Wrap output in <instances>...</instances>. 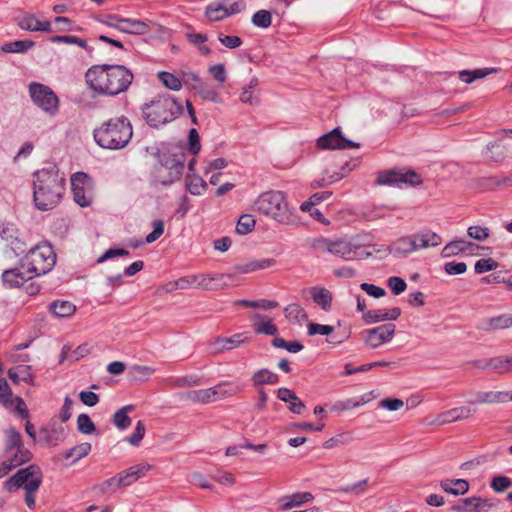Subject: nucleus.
I'll return each mask as SVG.
<instances>
[{
    "mask_svg": "<svg viewBox=\"0 0 512 512\" xmlns=\"http://www.w3.org/2000/svg\"><path fill=\"white\" fill-rule=\"evenodd\" d=\"M134 79L124 65H93L85 73V82L96 95L114 97L128 90Z\"/></svg>",
    "mask_w": 512,
    "mask_h": 512,
    "instance_id": "1",
    "label": "nucleus"
},
{
    "mask_svg": "<svg viewBox=\"0 0 512 512\" xmlns=\"http://www.w3.org/2000/svg\"><path fill=\"white\" fill-rule=\"evenodd\" d=\"M66 179L56 164L33 173V200L38 210L47 211L57 206L65 192Z\"/></svg>",
    "mask_w": 512,
    "mask_h": 512,
    "instance_id": "2",
    "label": "nucleus"
},
{
    "mask_svg": "<svg viewBox=\"0 0 512 512\" xmlns=\"http://www.w3.org/2000/svg\"><path fill=\"white\" fill-rule=\"evenodd\" d=\"M133 136V127L125 116H118L104 121L93 131L96 144L108 150H120L125 148Z\"/></svg>",
    "mask_w": 512,
    "mask_h": 512,
    "instance_id": "3",
    "label": "nucleus"
},
{
    "mask_svg": "<svg viewBox=\"0 0 512 512\" xmlns=\"http://www.w3.org/2000/svg\"><path fill=\"white\" fill-rule=\"evenodd\" d=\"M142 115L150 128L159 129L180 117L183 105L170 95H158L141 107Z\"/></svg>",
    "mask_w": 512,
    "mask_h": 512,
    "instance_id": "4",
    "label": "nucleus"
},
{
    "mask_svg": "<svg viewBox=\"0 0 512 512\" xmlns=\"http://www.w3.org/2000/svg\"><path fill=\"white\" fill-rule=\"evenodd\" d=\"M254 211L282 225L296 223L295 209L287 202L286 194L278 190L261 193L253 204Z\"/></svg>",
    "mask_w": 512,
    "mask_h": 512,
    "instance_id": "5",
    "label": "nucleus"
},
{
    "mask_svg": "<svg viewBox=\"0 0 512 512\" xmlns=\"http://www.w3.org/2000/svg\"><path fill=\"white\" fill-rule=\"evenodd\" d=\"M157 157L161 168L157 169L155 182L169 186L181 178L186 160L185 147L182 144L163 146L158 150Z\"/></svg>",
    "mask_w": 512,
    "mask_h": 512,
    "instance_id": "6",
    "label": "nucleus"
},
{
    "mask_svg": "<svg viewBox=\"0 0 512 512\" xmlns=\"http://www.w3.org/2000/svg\"><path fill=\"white\" fill-rule=\"evenodd\" d=\"M42 471L36 464H31L25 468L18 470L12 477L4 483L6 491L13 493L19 488H24L25 503L30 509L35 508V492L38 491L42 483Z\"/></svg>",
    "mask_w": 512,
    "mask_h": 512,
    "instance_id": "7",
    "label": "nucleus"
},
{
    "mask_svg": "<svg viewBox=\"0 0 512 512\" xmlns=\"http://www.w3.org/2000/svg\"><path fill=\"white\" fill-rule=\"evenodd\" d=\"M27 253L20 259V267L28 268V273L38 277L50 272L56 264V253L50 243L43 241L27 248Z\"/></svg>",
    "mask_w": 512,
    "mask_h": 512,
    "instance_id": "8",
    "label": "nucleus"
},
{
    "mask_svg": "<svg viewBox=\"0 0 512 512\" xmlns=\"http://www.w3.org/2000/svg\"><path fill=\"white\" fill-rule=\"evenodd\" d=\"M313 247L322 253H330L346 261L367 257L370 253L362 254V246L345 239L331 240L320 238L314 241Z\"/></svg>",
    "mask_w": 512,
    "mask_h": 512,
    "instance_id": "9",
    "label": "nucleus"
},
{
    "mask_svg": "<svg viewBox=\"0 0 512 512\" xmlns=\"http://www.w3.org/2000/svg\"><path fill=\"white\" fill-rule=\"evenodd\" d=\"M377 183L388 186H418L423 183L422 177L413 169L385 170L379 172Z\"/></svg>",
    "mask_w": 512,
    "mask_h": 512,
    "instance_id": "10",
    "label": "nucleus"
},
{
    "mask_svg": "<svg viewBox=\"0 0 512 512\" xmlns=\"http://www.w3.org/2000/svg\"><path fill=\"white\" fill-rule=\"evenodd\" d=\"M29 94L33 103L50 115H55L59 108V99L53 90L41 83L32 82Z\"/></svg>",
    "mask_w": 512,
    "mask_h": 512,
    "instance_id": "11",
    "label": "nucleus"
},
{
    "mask_svg": "<svg viewBox=\"0 0 512 512\" xmlns=\"http://www.w3.org/2000/svg\"><path fill=\"white\" fill-rule=\"evenodd\" d=\"M0 238L15 256L24 254L27 250V243L22 237L15 224L3 222L0 224Z\"/></svg>",
    "mask_w": 512,
    "mask_h": 512,
    "instance_id": "12",
    "label": "nucleus"
},
{
    "mask_svg": "<svg viewBox=\"0 0 512 512\" xmlns=\"http://www.w3.org/2000/svg\"><path fill=\"white\" fill-rule=\"evenodd\" d=\"M396 331L393 323H386L371 329L364 330L361 335L364 343L372 349H376L381 345L390 342Z\"/></svg>",
    "mask_w": 512,
    "mask_h": 512,
    "instance_id": "13",
    "label": "nucleus"
},
{
    "mask_svg": "<svg viewBox=\"0 0 512 512\" xmlns=\"http://www.w3.org/2000/svg\"><path fill=\"white\" fill-rule=\"evenodd\" d=\"M316 145L321 150L359 148L360 143L347 139L341 131L340 127H335L330 132L320 136Z\"/></svg>",
    "mask_w": 512,
    "mask_h": 512,
    "instance_id": "14",
    "label": "nucleus"
},
{
    "mask_svg": "<svg viewBox=\"0 0 512 512\" xmlns=\"http://www.w3.org/2000/svg\"><path fill=\"white\" fill-rule=\"evenodd\" d=\"M4 460L0 463V479L4 478L12 470L28 463L32 459V453L28 448L3 451Z\"/></svg>",
    "mask_w": 512,
    "mask_h": 512,
    "instance_id": "15",
    "label": "nucleus"
},
{
    "mask_svg": "<svg viewBox=\"0 0 512 512\" xmlns=\"http://www.w3.org/2000/svg\"><path fill=\"white\" fill-rule=\"evenodd\" d=\"M33 278L34 276L28 273V268L23 269L20 267V262L18 266L4 270L1 275L3 285L10 289L22 287L27 281Z\"/></svg>",
    "mask_w": 512,
    "mask_h": 512,
    "instance_id": "16",
    "label": "nucleus"
},
{
    "mask_svg": "<svg viewBox=\"0 0 512 512\" xmlns=\"http://www.w3.org/2000/svg\"><path fill=\"white\" fill-rule=\"evenodd\" d=\"M471 398L467 400L470 405L505 403L512 401V392L508 391H489V392H471Z\"/></svg>",
    "mask_w": 512,
    "mask_h": 512,
    "instance_id": "17",
    "label": "nucleus"
},
{
    "mask_svg": "<svg viewBox=\"0 0 512 512\" xmlns=\"http://www.w3.org/2000/svg\"><path fill=\"white\" fill-rule=\"evenodd\" d=\"M493 507L492 502L487 498L472 496L460 499L459 502L451 507L455 512H482L488 511Z\"/></svg>",
    "mask_w": 512,
    "mask_h": 512,
    "instance_id": "18",
    "label": "nucleus"
},
{
    "mask_svg": "<svg viewBox=\"0 0 512 512\" xmlns=\"http://www.w3.org/2000/svg\"><path fill=\"white\" fill-rule=\"evenodd\" d=\"M314 499V496L310 492H296L292 495H286L281 497L278 500L279 506L278 509L285 511V510H292L294 508L300 507L301 505L312 501Z\"/></svg>",
    "mask_w": 512,
    "mask_h": 512,
    "instance_id": "19",
    "label": "nucleus"
},
{
    "mask_svg": "<svg viewBox=\"0 0 512 512\" xmlns=\"http://www.w3.org/2000/svg\"><path fill=\"white\" fill-rule=\"evenodd\" d=\"M412 236L413 240L416 242V251L436 247L442 243L441 236L427 228L412 234Z\"/></svg>",
    "mask_w": 512,
    "mask_h": 512,
    "instance_id": "20",
    "label": "nucleus"
},
{
    "mask_svg": "<svg viewBox=\"0 0 512 512\" xmlns=\"http://www.w3.org/2000/svg\"><path fill=\"white\" fill-rule=\"evenodd\" d=\"M472 415V410L468 407H456L437 415L436 422L440 425L468 419Z\"/></svg>",
    "mask_w": 512,
    "mask_h": 512,
    "instance_id": "21",
    "label": "nucleus"
},
{
    "mask_svg": "<svg viewBox=\"0 0 512 512\" xmlns=\"http://www.w3.org/2000/svg\"><path fill=\"white\" fill-rule=\"evenodd\" d=\"M229 274H199V289L202 290H220L228 286L226 278Z\"/></svg>",
    "mask_w": 512,
    "mask_h": 512,
    "instance_id": "22",
    "label": "nucleus"
},
{
    "mask_svg": "<svg viewBox=\"0 0 512 512\" xmlns=\"http://www.w3.org/2000/svg\"><path fill=\"white\" fill-rule=\"evenodd\" d=\"M78 176L86 177L85 173H77L71 178V189L74 201L81 207H89L92 204V195L87 192L83 185H80Z\"/></svg>",
    "mask_w": 512,
    "mask_h": 512,
    "instance_id": "23",
    "label": "nucleus"
},
{
    "mask_svg": "<svg viewBox=\"0 0 512 512\" xmlns=\"http://www.w3.org/2000/svg\"><path fill=\"white\" fill-rule=\"evenodd\" d=\"M277 397L286 403H289L288 409L297 415H300L305 410V404L299 399L294 391L289 388L282 387L277 390Z\"/></svg>",
    "mask_w": 512,
    "mask_h": 512,
    "instance_id": "24",
    "label": "nucleus"
},
{
    "mask_svg": "<svg viewBox=\"0 0 512 512\" xmlns=\"http://www.w3.org/2000/svg\"><path fill=\"white\" fill-rule=\"evenodd\" d=\"M119 22V30L120 32L127 34H135V35H144L149 32V26L143 21L131 19V18H122L118 20Z\"/></svg>",
    "mask_w": 512,
    "mask_h": 512,
    "instance_id": "25",
    "label": "nucleus"
},
{
    "mask_svg": "<svg viewBox=\"0 0 512 512\" xmlns=\"http://www.w3.org/2000/svg\"><path fill=\"white\" fill-rule=\"evenodd\" d=\"M416 251V242L413 236H404L394 241L390 247V252L395 256L405 257Z\"/></svg>",
    "mask_w": 512,
    "mask_h": 512,
    "instance_id": "26",
    "label": "nucleus"
},
{
    "mask_svg": "<svg viewBox=\"0 0 512 512\" xmlns=\"http://www.w3.org/2000/svg\"><path fill=\"white\" fill-rule=\"evenodd\" d=\"M218 395L217 387L188 391L183 398L193 403H210L216 400Z\"/></svg>",
    "mask_w": 512,
    "mask_h": 512,
    "instance_id": "27",
    "label": "nucleus"
},
{
    "mask_svg": "<svg viewBox=\"0 0 512 512\" xmlns=\"http://www.w3.org/2000/svg\"><path fill=\"white\" fill-rule=\"evenodd\" d=\"M251 381L253 386L256 389L262 388L263 385H275L280 381V377L278 374L270 371L267 368H262L254 372L251 377Z\"/></svg>",
    "mask_w": 512,
    "mask_h": 512,
    "instance_id": "28",
    "label": "nucleus"
},
{
    "mask_svg": "<svg viewBox=\"0 0 512 512\" xmlns=\"http://www.w3.org/2000/svg\"><path fill=\"white\" fill-rule=\"evenodd\" d=\"M32 368L29 365H18L15 368H10L7 372L8 377L15 383L25 382L29 385H35Z\"/></svg>",
    "mask_w": 512,
    "mask_h": 512,
    "instance_id": "29",
    "label": "nucleus"
},
{
    "mask_svg": "<svg viewBox=\"0 0 512 512\" xmlns=\"http://www.w3.org/2000/svg\"><path fill=\"white\" fill-rule=\"evenodd\" d=\"M151 468V465L147 463H141L131 466L130 468L121 472L125 487L130 486L138 479L144 477L151 470Z\"/></svg>",
    "mask_w": 512,
    "mask_h": 512,
    "instance_id": "30",
    "label": "nucleus"
},
{
    "mask_svg": "<svg viewBox=\"0 0 512 512\" xmlns=\"http://www.w3.org/2000/svg\"><path fill=\"white\" fill-rule=\"evenodd\" d=\"M508 320V314H501L483 319L478 328L486 332L508 329L510 328L509 324H511Z\"/></svg>",
    "mask_w": 512,
    "mask_h": 512,
    "instance_id": "31",
    "label": "nucleus"
},
{
    "mask_svg": "<svg viewBox=\"0 0 512 512\" xmlns=\"http://www.w3.org/2000/svg\"><path fill=\"white\" fill-rule=\"evenodd\" d=\"M245 340L243 338L242 333L234 334L231 337L227 338H216L215 341L211 345V349L214 353H219L224 350H230L232 348H235L239 346L241 343H243Z\"/></svg>",
    "mask_w": 512,
    "mask_h": 512,
    "instance_id": "32",
    "label": "nucleus"
},
{
    "mask_svg": "<svg viewBox=\"0 0 512 512\" xmlns=\"http://www.w3.org/2000/svg\"><path fill=\"white\" fill-rule=\"evenodd\" d=\"M498 70V68L493 67L479 68L474 70H461L458 72V77L462 82L466 84H471L475 80L483 79L490 74L497 73Z\"/></svg>",
    "mask_w": 512,
    "mask_h": 512,
    "instance_id": "33",
    "label": "nucleus"
},
{
    "mask_svg": "<svg viewBox=\"0 0 512 512\" xmlns=\"http://www.w3.org/2000/svg\"><path fill=\"white\" fill-rule=\"evenodd\" d=\"M276 264V260L269 259H260V260H252L245 264H238L234 266V270L236 272L247 274L257 270H263L269 267H272Z\"/></svg>",
    "mask_w": 512,
    "mask_h": 512,
    "instance_id": "34",
    "label": "nucleus"
},
{
    "mask_svg": "<svg viewBox=\"0 0 512 512\" xmlns=\"http://www.w3.org/2000/svg\"><path fill=\"white\" fill-rule=\"evenodd\" d=\"M199 283V274L183 276L174 282L168 283L166 285V291L172 292L177 289L185 290L189 288L199 289Z\"/></svg>",
    "mask_w": 512,
    "mask_h": 512,
    "instance_id": "35",
    "label": "nucleus"
},
{
    "mask_svg": "<svg viewBox=\"0 0 512 512\" xmlns=\"http://www.w3.org/2000/svg\"><path fill=\"white\" fill-rule=\"evenodd\" d=\"M225 0H217L210 3L205 10V15L210 21H220L229 17Z\"/></svg>",
    "mask_w": 512,
    "mask_h": 512,
    "instance_id": "36",
    "label": "nucleus"
},
{
    "mask_svg": "<svg viewBox=\"0 0 512 512\" xmlns=\"http://www.w3.org/2000/svg\"><path fill=\"white\" fill-rule=\"evenodd\" d=\"M310 293L313 301L324 311H329L332 304V293L324 287H312Z\"/></svg>",
    "mask_w": 512,
    "mask_h": 512,
    "instance_id": "37",
    "label": "nucleus"
},
{
    "mask_svg": "<svg viewBox=\"0 0 512 512\" xmlns=\"http://www.w3.org/2000/svg\"><path fill=\"white\" fill-rule=\"evenodd\" d=\"M5 440H4V451H12L13 449H23L26 448L21 434L15 427H9L4 431Z\"/></svg>",
    "mask_w": 512,
    "mask_h": 512,
    "instance_id": "38",
    "label": "nucleus"
},
{
    "mask_svg": "<svg viewBox=\"0 0 512 512\" xmlns=\"http://www.w3.org/2000/svg\"><path fill=\"white\" fill-rule=\"evenodd\" d=\"M134 408V405L129 404L118 409L112 417V423L119 430H126L127 428H129L132 423V420L128 416V413L132 412Z\"/></svg>",
    "mask_w": 512,
    "mask_h": 512,
    "instance_id": "39",
    "label": "nucleus"
},
{
    "mask_svg": "<svg viewBox=\"0 0 512 512\" xmlns=\"http://www.w3.org/2000/svg\"><path fill=\"white\" fill-rule=\"evenodd\" d=\"M50 41L52 43H65V44L78 45L79 47L83 48L87 52V55L90 58H93L94 48L92 46L88 45V43L85 39H82V38H79L76 36H72V35H57V36H53L50 39Z\"/></svg>",
    "mask_w": 512,
    "mask_h": 512,
    "instance_id": "40",
    "label": "nucleus"
},
{
    "mask_svg": "<svg viewBox=\"0 0 512 512\" xmlns=\"http://www.w3.org/2000/svg\"><path fill=\"white\" fill-rule=\"evenodd\" d=\"M510 176H488L477 180V186L482 190H494L501 186L509 185Z\"/></svg>",
    "mask_w": 512,
    "mask_h": 512,
    "instance_id": "41",
    "label": "nucleus"
},
{
    "mask_svg": "<svg viewBox=\"0 0 512 512\" xmlns=\"http://www.w3.org/2000/svg\"><path fill=\"white\" fill-rule=\"evenodd\" d=\"M49 310L59 318L69 317L74 314L76 307L70 301L55 300L49 305Z\"/></svg>",
    "mask_w": 512,
    "mask_h": 512,
    "instance_id": "42",
    "label": "nucleus"
},
{
    "mask_svg": "<svg viewBox=\"0 0 512 512\" xmlns=\"http://www.w3.org/2000/svg\"><path fill=\"white\" fill-rule=\"evenodd\" d=\"M472 246H474V244L471 242H466L464 240H454L445 245L441 251V256L443 258L452 257L465 252L469 247Z\"/></svg>",
    "mask_w": 512,
    "mask_h": 512,
    "instance_id": "43",
    "label": "nucleus"
},
{
    "mask_svg": "<svg viewBox=\"0 0 512 512\" xmlns=\"http://www.w3.org/2000/svg\"><path fill=\"white\" fill-rule=\"evenodd\" d=\"M34 46L35 42L32 40H16L4 43L0 47V51L5 53H25Z\"/></svg>",
    "mask_w": 512,
    "mask_h": 512,
    "instance_id": "44",
    "label": "nucleus"
},
{
    "mask_svg": "<svg viewBox=\"0 0 512 512\" xmlns=\"http://www.w3.org/2000/svg\"><path fill=\"white\" fill-rule=\"evenodd\" d=\"M92 449V446L90 443L88 442H83L79 445H76L70 449H68L64 454H63V457L65 459H70V458H74L72 463H75L77 461H79L80 459L84 458L85 456H87L90 451Z\"/></svg>",
    "mask_w": 512,
    "mask_h": 512,
    "instance_id": "45",
    "label": "nucleus"
},
{
    "mask_svg": "<svg viewBox=\"0 0 512 512\" xmlns=\"http://www.w3.org/2000/svg\"><path fill=\"white\" fill-rule=\"evenodd\" d=\"M339 167L341 170L340 172H336L335 170H330L329 168H327L324 172L323 181H326L328 184H332L336 181L341 180L343 177H345L349 172L353 170L349 162L339 165Z\"/></svg>",
    "mask_w": 512,
    "mask_h": 512,
    "instance_id": "46",
    "label": "nucleus"
},
{
    "mask_svg": "<svg viewBox=\"0 0 512 512\" xmlns=\"http://www.w3.org/2000/svg\"><path fill=\"white\" fill-rule=\"evenodd\" d=\"M159 81L168 89L179 91L182 88V81L174 74L161 71L158 73Z\"/></svg>",
    "mask_w": 512,
    "mask_h": 512,
    "instance_id": "47",
    "label": "nucleus"
},
{
    "mask_svg": "<svg viewBox=\"0 0 512 512\" xmlns=\"http://www.w3.org/2000/svg\"><path fill=\"white\" fill-rule=\"evenodd\" d=\"M0 404L6 409H11L14 404L12 390L5 378H0Z\"/></svg>",
    "mask_w": 512,
    "mask_h": 512,
    "instance_id": "48",
    "label": "nucleus"
},
{
    "mask_svg": "<svg viewBox=\"0 0 512 512\" xmlns=\"http://www.w3.org/2000/svg\"><path fill=\"white\" fill-rule=\"evenodd\" d=\"M256 221L250 214H243L239 217L236 232L239 235H247L254 230Z\"/></svg>",
    "mask_w": 512,
    "mask_h": 512,
    "instance_id": "49",
    "label": "nucleus"
},
{
    "mask_svg": "<svg viewBox=\"0 0 512 512\" xmlns=\"http://www.w3.org/2000/svg\"><path fill=\"white\" fill-rule=\"evenodd\" d=\"M173 387H193L202 384V378L196 374L187 375L170 381Z\"/></svg>",
    "mask_w": 512,
    "mask_h": 512,
    "instance_id": "50",
    "label": "nucleus"
},
{
    "mask_svg": "<svg viewBox=\"0 0 512 512\" xmlns=\"http://www.w3.org/2000/svg\"><path fill=\"white\" fill-rule=\"evenodd\" d=\"M186 188L192 195H200L207 188V183L198 176L186 178Z\"/></svg>",
    "mask_w": 512,
    "mask_h": 512,
    "instance_id": "51",
    "label": "nucleus"
},
{
    "mask_svg": "<svg viewBox=\"0 0 512 512\" xmlns=\"http://www.w3.org/2000/svg\"><path fill=\"white\" fill-rule=\"evenodd\" d=\"M192 89L197 91V93L206 101L216 102L219 98L217 91L204 83L192 85Z\"/></svg>",
    "mask_w": 512,
    "mask_h": 512,
    "instance_id": "52",
    "label": "nucleus"
},
{
    "mask_svg": "<svg viewBox=\"0 0 512 512\" xmlns=\"http://www.w3.org/2000/svg\"><path fill=\"white\" fill-rule=\"evenodd\" d=\"M77 429L82 434H92L96 426L89 415L82 413L77 417Z\"/></svg>",
    "mask_w": 512,
    "mask_h": 512,
    "instance_id": "53",
    "label": "nucleus"
},
{
    "mask_svg": "<svg viewBox=\"0 0 512 512\" xmlns=\"http://www.w3.org/2000/svg\"><path fill=\"white\" fill-rule=\"evenodd\" d=\"M498 266L499 263L493 258H482L475 263L474 271L476 274H483L495 270Z\"/></svg>",
    "mask_w": 512,
    "mask_h": 512,
    "instance_id": "54",
    "label": "nucleus"
},
{
    "mask_svg": "<svg viewBox=\"0 0 512 512\" xmlns=\"http://www.w3.org/2000/svg\"><path fill=\"white\" fill-rule=\"evenodd\" d=\"M362 320L367 325L387 321L385 315V308L377 310H368L367 312H364V314L362 315Z\"/></svg>",
    "mask_w": 512,
    "mask_h": 512,
    "instance_id": "55",
    "label": "nucleus"
},
{
    "mask_svg": "<svg viewBox=\"0 0 512 512\" xmlns=\"http://www.w3.org/2000/svg\"><path fill=\"white\" fill-rule=\"evenodd\" d=\"M252 23L259 28H268L272 23L271 13L267 10H259L252 16Z\"/></svg>",
    "mask_w": 512,
    "mask_h": 512,
    "instance_id": "56",
    "label": "nucleus"
},
{
    "mask_svg": "<svg viewBox=\"0 0 512 512\" xmlns=\"http://www.w3.org/2000/svg\"><path fill=\"white\" fill-rule=\"evenodd\" d=\"M487 150L491 153L489 159L493 162H501L505 159V147L501 142H494L487 145Z\"/></svg>",
    "mask_w": 512,
    "mask_h": 512,
    "instance_id": "57",
    "label": "nucleus"
},
{
    "mask_svg": "<svg viewBox=\"0 0 512 512\" xmlns=\"http://www.w3.org/2000/svg\"><path fill=\"white\" fill-rule=\"evenodd\" d=\"M285 313L288 318H293L298 322L308 319L306 311L298 304H290L285 308Z\"/></svg>",
    "mask_w": 512,
    "mask_h": 512,
    "instance_id": "58",
    "label": "nucleus"
},
{
    "mask_svg": "<svg viewBox=\"0 0 512 512\" xmlns=\"http://www.w3.org/2000/svg\"><path fill=\"white\" fill-rule=\"evenodd\" d=\"M18 26L22 30L36 32L38 31L39 20L33 14H29L18 19Z\"/></svg>",
    "mask_w": 512,
    "mask_h": 512,
    "instance_id": "59",
    "label": "nucleus"
},
{
    "mask_svg": "<svg viewBox=\"0 0 512 512\" xmlns=\"http://www.w3.org/2000/svg\"><path fill=\"white\" fill-rule=\"evenodd\" d=\"M254 331L257 334L276 336L278 334L277 326L269 319L266 322H260L254 325Z\"/></svg>",
    "mask_w": 512,
    "mask_h": 512,
    "instance_id": "60",
    "label": "nucleus"
},
{
    "mask_svg": "<svg viewBox=\"0 0 512 512\" xmlns=\"http://www.w3.org/2000/svg\"><path fill=\"white\" fill-rule=\"evenodd\" d=\"M512 486V480L507 476H495L490 482V487L497 493L504 492Z\"/></svg>",
    "mask_w": 512,
    "mask_h": 512,
    "instance_id": "61",
    "label": "nucleus"
},
{
    "mask_svg": "<svg viewBox=\"0 0 512 512\" xmlns=\"http://www.w3.org/2000/svg\"><path fill=\"white\" fill-rule=\"evenodd\" d=\"M188 150L192 155H197L201 150L199 134L195 128H191L188 133Z\"/></svg>",
    "mask_w": 512,
    "mask_h": 512,
    "instance_id": "62",
    "label": "nucleus"
},
{
    "mask_svg": "<svg viewBox=\"0 0 512 512\" xmlns=\"http://www.w3.org/2000/svg\"><path fill=\"white\" fill-rule=\"evenodd\" d=\"M387 285L394 295H400L407 288L405 280L398 276L389 277L387 280Z\"/></svg>",
    "mask_w": 512,
    "mask_h": 512,
    "instance_id": "63",
    "label": "nucleus"
},
{
    "mask_svg": "<svg viewBox=\"0 0 512 512\" xmlns=\"http://www.w3.org/2000/svg\"><path fill=\"white\" fill-rule=\"evenodd\" d=\"M467 234L469 237H471L477 241H484L490 236V230L487 227L475 225V226H470L468 228Z\"/></svg>",
    "mask_w": 512,
    "mask_h": 512,
    "instance_id": "64",
    "label": "nucleus"
}]
</instances>
